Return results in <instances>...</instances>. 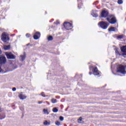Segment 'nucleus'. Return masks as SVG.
I'll list each match as a JSON object with an SVG mask.
<instances>
[{
  "label": "nucleus",
  "mask_w": 126,
  "mask_h": 126,
  "mask_svg": "<svg viewBox=\"0 0 126 126\" xmlns=\"http://www.w3.org/2000/svg\"><path fill=\"white\" fill-rule=\"evenodd\" d=\"M106 20L111 23V24H115L117 22V19L114 15H110L107 18Z\"/></svg>",
  "instance_id": "1"
},
{
  "label": "nucleus",
  "mask_w": 126,
  "mask_h": 126,
  "mask_svg": "<svg viewBox=\"0 0 126 126\" xmlns=\"http://www.w3.org/2000/svg\"><path fill=\"white\" fill-rule=\"evenodd\" d=\"M117 72H121V73L125 74L126 73L125 66L122 65H120L119 66H118V70L117 71Z\"/></svg>",
  "instance_id": "2"
},
{
  "label": "nucleus",
  "mask_w": 126,
  "mask_h": 126,
  "mask_svg": "<svg viewBox=\"0 0 126 126\" xmlns=\"http://www.w3.org/2000/svg\"><path fill=\"white\" fill-rule=\"evenodd\" d=\"M1 40L3 41V42H6V41H8L9 40V37H8V34L6 33H3L2 34V36L1 37Z\"/></svg>",
  "instance_id": "3"
},
{
  "label": "nucleus",
  "mask_w": 126,
  "mask_h": 126,
  "mask_svg": "<svg viewBox=\"0 0 126 126\" xmlns=\"http://www.w3.org/2000/svg\"><path fill=\"white\" fill-rule=\"evenodd\" d=\"M5 55L9 60H14V59H15V56L11 52H6L5 53Z\"/></svg>",
  "instance_id": "4"
},
{
  "label": "nucleus",
  "mask_w": 126,
  "mask_h": 126,
  "mask_svg": "<svg viewBox=\"0 0 126 126\" xmlns=\"http://www.w3.org/2000/svg\"><path fill=\"white\" fill-rule=\"evenodd\" d=\"M98 26L102 28V29H107V28H108V26H109V25H108L107 23H105L104 22H100L99 23Z\"/></svg>",
  "instance_id": "5"
},
{
  "label": "nucleus",
  "mask_w": 126,
  "mask_h": 126,
  "mask_svg": "<svg viewBox=\"0 0 126 126\" xmlns=\"http://www.w3.org/2000/svg\"><path fill=\"white\" fill-rule=\"evenodd\" d=\"M64 27L66 30H70L72 28V25L69 22H65L64 23Z\"/></svg>",
  "instance_id": "6"
},
{
  "label": "nucleus",
  "mask_w": 126,
  "mask_h": 126,
  "mask_svg": "<svg viewBox=\"0 0 126 126\" xmlns=\"http://www.w3.org/2000/svg\"><path fill=\"white\" fill-rule=\"evenodd\" d=\"M108 14L109 12H108V11L106 10H103L101 13V17L104 18L107 17Z\"/></svg>",
  "instance_id": "7"
},
{
  "label": "nucleus",
  "mask_w": 126,
  "mask_h": 126,
  "mask_svg": "<svg viewBox=\"0 0 126 126\" xmlns=\"http://www.w3.org/2000/svg\"><path fill=\"white\" fill-rule=\"evenodd\" d=\"M0 55H1V51L0 49ZM0 62L1 63H5V62H6V59L5 57L3 56L0 57Z\"/></svg>",
  "instance_id": "8"
},
{
  "label": "nucleus",
  "mask_w": 126,
  "mask_h": 126,
  "mask_svg": "<svg viewBox=\"0 0 126 126\" xmlns=\"http://www.w3.org/2000/svg\"><path fill=\"white\" fill-rule=\"evenodd\" d=\"M19 98H20L21 100H24L25 99H26V98H27V96L23 94V93H21L19 95Z\"/></svg>",
  "instance_id": "9"
},
{
  "label": "nucleus",
  "mask_w": 126,
  "mask_h": 126,
  "mask_svg": "<svg viewBox=\"0 0 126 126\" xmlns=\"http://www.w3.org/2000/svg\"><path fill=\"white\" fill-rule=\"evenodd\" d=\"M40 36H41V34H40L39 32H36L35 34L33 35V39L35 40H38L39 38H40Z\"/></svg>",
  "instance_id": "10"
},
{
  "label": "nucleus",
  "mask_w": 126,
  "mask_h": 126,
  "mask_svg": "<svg viewBox=\"0 0 126 126\" xmlns=\"http://www.w3.org/2000/svg\"><path fill=\"white\" fill-rule=\"evenodd\" d=\"M94 75H99V74H100L97 67H94Z\"/></svg>",
  "instance_id": "11"
},
{
  "label": "nucleus",
  "mask_w": 126,
  "mask_h": 126,
  "mask_svg": "<svg viewBox=\"0 0 126 126\" xmlns=\"http://www.w3.org/2000/svg\"><path fill=\"white\" fill-rule=\"evenodd\" d=\"M25 59H26V54L24 53L23 55L20 56V60L21 61H24Z\"/></svg>",
  "instance_id": "12"
},
{
  "label": "nucleus",
  "mask_w": 126,
  "mask_h": 126,
  "mask_svg": "<svg viewBox=\"0 0 126 126\" xmlns=\"http://www.w3.org/2000/svg\"><path fill=\"white\" fill-rule=\"evenodd\" d=\"M108 31L110 32H112L113 31H116V28L115 27H111L108 29Z\"/></svg>",
  "instance_id": "13"
},
{
  "label": "nucleus",
  "mask_w": 126,
  "mask_h": 126,
  "mask_svg": "<svg viewBox=\"0 0 126 126\" xmlns=\"http://www.w3.org/2000/svg\"><path fill=\"white\" fill-rule=\"evenodd\" d=\"M43 125L44 126H50V125H51V123H50L49 122H47V121H45V122H44Z\"/></svg>",
  "instance_id": "14"
},
{
  "label": "nucleus",
  "mask_w": 126,
  "mask_h": 126,
  "mask_svg": "<svg viewBox=\"0 0 126 126\" xmlns=\"http://www.w3.org/2000/svg\"><path fill=\"white\" fill-rule=\"evenodd\" d=\"M92 15L93 16V17H98V14H97V13H95V12H93L92 13Z\"/></svg>",
  "instance_id": "15"
},
{
  "label": "nucleus",
  "mask_w": 126,
  "mask_h": 126,
  "mask_svg": "<svg viewBox=\"0 0 126 126\" xmlns=\"http://www.w3.org/2000/svg\"><path fill=\"white\" fill-rule=\"evenodd\" d=\"M10 49V45H4V50H9Z\"/></svg>",
  "instance_id": "16"
},
{
  "label": "nucleus",
  "mask_w": 126,
  "mask_h": 126,
  "mask_svg": "<svg viewBox=\"0 0 126 126\" xmlns=\"http://www.w3.org/2000/svg\"><path fill=\"white\" fill-rule=\"evenodd\" d=\"M43 112L45 115H49V112L48 111V109H44L43 110Z\"/></svg>",
  "instance_id": "17"
},
{
  "label": "nucleus",
  "mask_w": 126,
  "mask_h": 126,
  "mask_svg": "<svg viewBox=\"0 0 126 126\" xmlns=\"http://www.w3.org/2000/svg\"><path fill=\"white\" fill-rule=\"evenodd\" d=\"M82 118L80 117L78 120V123H79V124H82Z\"/></svg>",
  "instance_id": "18"
},
{
  "label": "nucleus",
  "mask_w": 126,
  "mask_h": 126,
  "mask_svg": "<svg viewBox=\"0 0 126 126\" xmlns=\"http://www.w3.org/2000/svg\"><path fill=\"white\" fill-rule=\"evenodd\" d=\"M51 102L52 103H53V104L55 103H57V99H55V98H52L51 99Z\"/></svg>",
  "instance_id": "19"
},
{
  "label": "nucleus",
  "mask_w": 126,
  "mask_h": 126,
  "mask_svg": "<svg viewBox=\"0 0 126 126\" xmlns=\"http://www.w3.org/2000/svg\"><path fill=\"white\" fill-rule=\"evenodd\" d=\"M58 109H57V108H54L53 109V111L54 112V113H58Z\"/></svg>",
  "instance_id": "20"
},
{
  "label": "nucleus",
  "mask_w": 126,
  "mask_h": 126,
  "mask_svg": "<svg viewBox=\"0 0 126 126\" xmlns=\"http://www.w3.org/2000/svg\"><path fill=\"white\" fill-rule=\"evenodd\" d=\"M48 41H52V40H53V36H49L48 37Z\"/></svg>",
  "instance_id": "21"
},
{
  "label": "nucleus",
  "mask_w": 126,
  "mask_h": 126,
  "mask_svg": "<svg viewBox=\"0 0 126 126\" xmlns=\"http://www.w3.org/2000/svg\"><path fill=\"white\" fill-rule=\"evenodd\" d=\"M55 125H56V126H60V125H61V123L60 122V121H56V122H55Z\"/></svg>",
  "instance_id": "22"
},
{
  "label": "nucleus",
  "mask_w": 126,
  "mask_h": 126,
  "mask_svg": "<svg viewBox=\"0 0 126 126\" xmlns=\"http://www.w3.org/2000/svg\"><path fill=\"white\" fill-rule=\"evenodd\" d=\"M118 4H123L122 0H118Z\"/></svg>",
  "instance_id": "23"
},
{
  "label": "nucleus",
  "mask_w": 126,
  "mask_h": 126,
  "mask_svg": "<svg viewBox=\"0 0 126 126\" xmlns=\"http://www.w3.org/2000/svg\"><path fill=\"white\" fill-rule=\"evenodd\" d=\"M123 37H124V36H123V35H118V36H117V38H118V39H123Z\"/></svg>",
  "instance_id": "24"
},
{
  "label": "nucleus",
  "mask_w": 126,
  "mask_h": 126,
  "mask_svg": "<svg viewBox=\"0 0 126 126\" xmlns=\"http://www.w3.org/2000/svg\"><path fill=\"white\" fill-rule=\"evenodd\" d=\"M1 64L0 63V72H3V70L1 69V67H0Z\"/></svg>",
  "instance_id": "25"
},
{
  "label": "nucleus",
  "mask_w": 126,
  "mask_h": 126,
  "mask_svg": "<svg viewBox=\"0 0 126 126\" xmlns=\"http://www.w3.org/2000/svg\"><path fill=\"white\" fill-rule=\"evenodd\" d=\"M59 119L60 121H61V122H63V117L62 116H61Z\"/></svg>",
  "instance_id": "26"
},
{
  "label": "nucleus",
  "mask_w": 126,
  "mask_h": 126,
  "mask_svg": "<svg viewBox=\"0 0 126 126\" xmlns=\"http://www.w3.org/2000/svg\"><path fill=\"white\" fill-rule=\"evenodd\" d=\"M26 36L27 38H29V37H30V34L27 33L26 34Z\"/></svg>",
  "instance_id": "27"
},
{
  "label": "nucleus",
  "mask_w": 126,
  "mask_h": 126,
  "mask_svg": "<svg viewBox=\"0 0 126 126\" xmlns=\"http://www.w3.org/2000/svg\"><path fill=\"white\" fill-rule=\"evenodd\" d=\"M115 53H116V54H117V55H119V51H118V49L116 50Z\"/></svg>",
  "instance_id": "28"
},
{
  "label": "nucleus",
  "mask_w": 126,
  "mask_h": 126,
  "mask_svg": "<svg viewBox=\"0 0 126 126\" xmlns=\"http://www.w3.org/2000/svg\"><path fill=\"white\" fill-rule=\"evenodd\" d=\"M12 91H16V88H13V89H12Z\"/></svg>",
  "instance_id": "29"
},
{
  "label": "nucleus",
  "mask_w": 126,
  "mask_h": 126,
  "mask_svg": "<svg viewBox=\"0 0 126 126\" xmlns=\"http://www.w3.org/2000/svg\"><path fill=\"white\" fill-rule=\"evenodd\" d=\"M3 119H4V117L3 118H1V115H0V120H2Z\"/></svg>",
  "instance_id": "30"
},
{
  "label": "nucleus",
  "mask_w": 126,
  "mask_h": 126,
  "mask_svg": "<svg viewBox=\"0 0 126 126\" xmlns=\"http://www.w3.org/2000/svg\"><path fill=\"white\" fill-rule=\"evenodd\" d=\"M41 96H42V97H45V94H44V93L41 94Z\"/></svg>",
  "instance_id": "31"
},
{
  "label": "nucleus",
  "mask_w": 126,
  "mask_h": 126,
  "mask_svg": "<svg viewBox=\"0 0 126 126\" xmlns=\"http://www.w3.org/2000/svg\"><path fill=\"white\" fill-rule=\"evenodd\" d=\"M42 103H43L42 101H39L38 102V104H42Z\"/></svg>",
  "instance_id": "32"
},
{
  "label": "nucleus",
  "mask_w": 126,
  "mask_h": 126,
  "mask_svg": "<svg viewBox=\"0 0 126 126\" xmlns=\"http://www.w3.org/2000/svg\"><path fill=\"white\" fill-rule=\"evenodd\" d=\"M1 111H2V110L0 107V112H1Z\"/></svg>",
  "instance_id": "33"
},
{
  "label": "nucleus",
  "mask_w": 126,
  "mask_h": 126,
  "mask_svg": "<svg viewBox=\"0 0 126 126\" xmlns=\"http://www.w3.org/2000/svg\"><path fill=\"white\" fill-rule=\"evenodd\" d=\"M89 74H90V75H91V74H92V73L90 72V73H89Z\"/></svg>",
  "instance_id": "34"
},
{
  "label": "nucleus",
  "mask_w": 126,
  "mask_h": 126,
  "mask_svg": "<svg viewBox=\"0 0 126 126\" xmlns=\"http://www.w3.org/2000/svg\"><path fill=\"white\" fill-rule=\"evenodd\" d=\"M48 105H50V103L48 102Z\"/></svg>",
  "instance_id": "35"
}]
</instances>
